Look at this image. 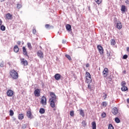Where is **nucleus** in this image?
<instances>
[{"mask_svg":"<svg viewBox=\"0 0 129 129\" xmlns=\"http://www.w3.org/2000/svg\"><path fill=\"white\" fill-rule=\"evenodd\" d=\"M51 98L49 100L50 105L52 108H55L57 105V97L54 93L50 92L49 93Z\"/></svg>","mask_w":129,"mask_h":129,"instance_id":"nucleus-1","label":"nucleus"},{"mask_svg":"<svg viewBox=\"0 0 129 129\" xmlns=\"http://www.w3.org/2000/svg\"><path fill=\"white\" fill-rule=\"evenodd\" d=\"M9 74L11 78L16 80L19 78V74L17 72V71L15 70H12L9 72Z\"/></svg>","mask_w":129,"mask_h":129,"instance_id":"nucleus-2","label":"nucleus"},{"mask_svg":"<svg viewBox=\"0 0 129 129\" xmlns=\"http://www.w3.org/2000/svg\"><path fill=\"white\" fill-rule=\"evenodd\" d=\"M92 80L91 79V75L88 72H86V83H91Z\"/></svg>","mask_w":129,"mask_h":129,"instance_id":"nucleus-3","label":"nucleus"},{"mask_svg":"<svg viewBox=\"0 0 129 129\" xmlns=\"http://www.w3.org/2000/svg\"><path fill=\"white\" fill-rule=\"evenodd\" d=\"M40 103H41V104H42V105H47V98H46V97L43 96L41 97Z\"/></svg>","mask_w":129,"mask_h":129,"instance_id":"nucleus-4","label":"nucleus"},{"mask_svg":"<svg viewBox=\"0 0 129 129\" xmlns=\"http://www.w3.org/2000/svg\"><path fill=\"white\" fill-rule=\"evenodd\" d=\"M102 74L103 77H104L105 78H106V77H107V76H108V69L105 68L102 72Z\"/></svg>","mask_w":129,"mask_h":129,"instance_id":"nucleus-5","label":"nucleus"},{"mask_svg":"<svg viewBox=\"0 0 129 129\" xmlns=\"http://www.w3.org/2000/svg\"><path fill=\"white\" fill-rule=\"evenodd\" d=\"M34 94L36 97H39L41 95V90L39 89H36L34 92Z\"/></svg>","mask_w":129,"mask_h":129,"instance_id":"nucleus-6","label":"nucleus"},{"mask_svg":"<svg viewBox=\"0 0 129 129\" xmlns=\"http://www.w3.org/2000/svg\"><path fill=\"white\" fill-rule=\"evenodd\" d=\"M37 55L40 59H43L44 58V53L41 50L37 51Z\"/></svg>","mask_w":129,"mask_h":129,"instance_id":"nucleus-7","label":"nucleus"},{"mask_svg":"<svg viewBox=\"0 0 129 129\" xmlns=\"http://www.w3.org/2000/svg\"><path fill=\"white\" fill-rule=\"evenodd\" d=\"M7 96L9 97H12L14 95V91L12 90H8L7 92Z\"/></svg>","mask_w":129,"mask_h":129,"instance_id":"nucleus-8","label":"nucleus"},{"mask_svg":"<svg viewBox=\"0 0 129 129\" xmlns=\"http://www.w3.org/2000/svg\"><path fill=\"white\" fill-rule=\"evenodd\" d=\"M97 49L100 53V54H101V55H102V54H103V47H102V46H101V45H98L97 46Z\"/></svg>","mask_w":129,"mask_h":129,"instance_id":"nucleus-9","label":"nucleus"},{"mask_svg":"<svg viewBox=\"0 0 129 129\" xmlns=\"http://www.w3.org/2000/svg\"><path fill=\"white\" fill-rule=\"evenodd\" d=\"M21 63L22 64V65H24V66H27L28 65V61L27 60H25V58H21Z\"/></svg>","mask_w":129,"mask_h":129,"instance_id":"nucleus-10","label":"nucleus"},{"mask_svg":"<svg viewBox=\"0 0 129 129\" xmlns=\"http://www.w3.org/2000/svg\"><path fill=\"white\" fill-rule=\"evenodd\" d=\"M116 28L118 30H121L122 28V24H121V22L120 21H118L116 24Z\"/></svg>","mask_w":129,"mask_h":129,"instance_id":"nucleus-11","label":"nucleus"},{"mask_svg":"<svg viewBox=\"0 0 129 129\" xmlns=\"http://www.w3.org/2000/svg\"><path fill=\"white\" fill-rule=\"evenodd\" d=\"M126 11H127V8H126V7H125V6L122 5L121 8V11L122 12V13L123 14Z\"/></svg>","mask_w":129,"mask_h":129,"instance_id":"nucleus-12","label":"nucleus"},{"mask_svg":"<svg viewBox=\"0 0 129 129\" xmlns=\"http://www.w3.org/2000/svg\"><path fill=\"white\" fill-rule=\"evenodd\" d=\"M6 17L8 20H12L13 19V15L10 13H8L6 15Z\"/></svg>","mask_w":129,"mask_h":129,"instance_id":"nucleus-13","label":"nucleus"},{"mask_svg":"<svg viewBox=\"0 0 129 129\" xmlns=\"http://www.w3.org/2000/svg\"><path fill=\"white\" fill-rule=\"evenodd\" d=\"M23 54L24 56H28V52H27V49L25 46H23Z\"/></svg>","mask_w":129,"mask_h":129,"instance_id":"nucleus-14","label":"nucleus"},{"mask_svg":"<svg viewBox=\"0 0 129 129\" xmlns=\"http://www.w3.org/2000/svg\"><path fill=\"white\" fill-rule=\"evenodd\" d=\"M54 78L55 80H60V79L61 78V75L60 74H56L54 76Z\"/></svg>","mask_w":129,"mask_h":129,"instance_id":"nucleus-15","label":"nucleus"},{"mask_svg":"<svg viewBox=\"0 0 129 129\" xmlns=\"http://www.w3.org/2000/svg\"><path fill=\"white\" fill-rule=\"evenodd\" d=\"M112 112L114 114V115H115L118 113V110H117V108L115 107L112 109Z\"/></svg>","mask_w":129,"mask_h":129,"instance_id":"nucleus-16","label":"nucleus"},{"mask_svg":"<svg viewBox=\"0 0 129 129\" xmlns=\"http://www.w3.org/2000/svg\"><path fill=\"white\" fill-rule=\"evenodd\" d=\"M14 51L15 52V53H18L19 51H20V48H19L18 45H16L14 46Z\"/></svg>","mask_w":129,"mask_h":129,"instance_id":"nucleus-17","label":"nucleus"},{"mask_svg":"<svg viewBox=\"0 0 129 129\" xmlns=\"http://www.w3.org/2000/svg\"><path fill=\"white\" fill-rule=\"evenodd\" d=\"M27 116L28 118H32V112L31 110L27 111Z\"/></svg>","mask_w":129,"mask_h":129,"instance_id":"nucleus-18","label":"nucleus"},{"mask_svg":"<svg viewBox=\"0 0 129 129\" xmlns=\"http://www.w3.org/2000/svg\"><path fill=\"white\" fill-rule=\"evenodd\" d=\"M80 111V114L81 115V116L84 117L85 116V113H84V110H82V109H80L79 110Z\"/></svg>","mask_w":129,"mask_h":129,"instance_id":"nucleus-19","label":"nucleus"},{"mask_svg":"<svg viewBox=\"0 0 129 129\" xmlns=\"http://www.w3.org/2000/svg\"><path fill=\"white\" fill-rule=\"evenodd\" d=\"M66 28L67 30H68L69 32H71V31H72V29H71V25L70 24H67L66 26Z\"/></svg>","mask_w":129,"mask_h":129,"instance_id":"nucleus-20","label":"nucleus"},{"mask_svg":"<svg viewBox=\"0 0 129 129\" xmlns=\"http://www.w3.org/2000/svg\"><path fill=\"white\" fill-rule=\"evenodd\" d=\"M92 129H96V122L95 121L92 122Z\"/></svg>","mask_w":129,"mask_h":129,"instance_id":"nucleus-21","label":"nucleus"},{"mask_svg":"<svg viewBox=\"0 0 129 129\" xmlns=\"http://www.w3.org/2000/svg\"><path fill=\"white\" fill-rule=\"evenodd\" d=\"M121 90L122 91H126L128 90V89H127V87L126 86L122 87Z\"/></svg>","mask_w":129,"mask_h":129,"instance_id":"nucleus-22","label":"nucleus"},{"mask_svg":"<svg viewBox=\"0 0 129 129\" xmlns=\"http://www.w3.org/2000/svg\"><path fill=\"white\" fill-rule=\"evenodd\" d=\"M39 112L41 113V114L45 113V109L41 108L39 110Z\"/></svg>","mask_w":129,"mask_h":129,"instance_id":"nucleus-23","label":"nucleus"},{"mask_svg":"<svg viewBox=\"0 0 129 129\" xmlns=\"http://www.w3.org/2000/svg\"><path fill=\"white\" fill-rule=\"evenodd\" d=\"M18 118L19 119H23L24 118V114H23L22 113L19 114L18 116Z\"/></svg>","mask_w":129,"mask_h":129,"instance_id":"nucleus-24","label":"nucleus"},{"mask_svg":"<svg viewBox=\"0 0 129 129\" xmlns=\"http://www.w3.org/2000/svg\"><path fill=\"white\" fill-rule=\"evenodd\" d=\"M110 42H111V45H112L113 46H114V45H115L116 44L115 40L114 39H111Z\"/></svg>","mask_w":129,"mask_h":129,"instance_id":"nucleus-25","label":"nucleus"},{"mask_svg":"<svg viewBox=\"0 0 129 129\" xmlns=\"http://www.w3.org/2000/svg\"><path fill=\"white\" fill-rule=\"evenodd\" d=\"M95 2L97 4V5H100L102 3V0H95Z\"/></svg>","mask_w":129,"mask_h":129,"instance_id":"nucleus-26","label":"nucleus"},{"mask_svg":"<svg viewBox=\"0 0 129 129\" xmlns=\"http://www.w3.org/2000/svg\"><path fill=\"white\" fill-rule=\"evenodd\" d=\"M115 121L117 123H119L120 122V120L118 117L115 118Z\"/></svg>","mask_w":129,"mask_h":129,"instance_id":"nucleus-27","label":"nucleus"},{"mask_svg":"<svg viewBox=\"0 0 129 129\" xmlns=\"http://www.w3.org/2000/svg\"><path fill=\"white\" fill-rule=\"evenodd\" d=\"M27 46H28V48H29V49H30V50H32L33 47H32V45L30 43H28Z\"/></svg>","mask_w":129,"mask_h":129,"instance_id":"nucleus-28","label":"nucleus"},{"mask_svg":"<svg viewBox=\"0 0 129 129\" xmlns=\"http://www.w3.org/2000/svg\"><path fill=\"white\" fill-rule=\"evenodd\" d=\"M126 85V83L125 81H123L121 83V86L122 87L125 86Z\"/></svg>","mask_w":129,"mask_h":129,"instance_id":"nucleus-29","label":"nucleus"},{"mask_svg":"<svg viewBox=\"0 0 129 129\" xmlns=\"http://www.w3.org/2000/svg\"><path fill=\"white\" fill-rule=\"evenodd\" d=\"M1 29L2 31H6V27L4 25H2L1 27Z\"/></svg>","mask_w":129,"mask_h":129,"instance_id":"nucleus-30","label":"nucleus"},{"mask_svg":"<svg viewBox=\"0 0 129 129\" xmlns=\"http://www.w3.org/2000/svg\"><path fill=\"white\" fill-rule=\"evenodd\" d=\"M66 57L68 58L69 60H71L72 59L71 58V56L69 54H66Z\"/></svg>","mask_w":129,"mask_h":129,"instance_id":"nucleus-31","label":"nucleus"},{"mask_svg":"<svg viewBox=\"0 0 129 129\" xmlns=\"http://www.w3.org/2000/svg\"><path fill=\"white\" fill-rule=\"evenodd\" d=\"M102 105L103 106H105V107H106V106H107V102H103L102 103Z\"/></svg>","mask_w":129,"mask_h":129,"instance_id":"nucleus-32","label":"nucleus"},{"mask_svg":"<svg viewBox=\"0 0 129 129\" xmlns=\"http://www.w3.org/2000/svg\"><path fill=\"white\" fill-rule=\"evenodd\" d=\"M14 111H13V110H10V115L11 116H13V115H14Z\"/></svg>","mask_w":129,"mask_h":129,"instance_id":"nucleus-33","label":"nucleus"},{"mask_svg":"<svg viewBox=\"0 0 129 129\" xmlns=\"http://www.w3.org/2000/svg\"><path fill=\"white\" fill-rule=\"evenodd\" d=\"M103 97L104 98V100H105V99H106V97H107V94H106L105 93H103Z\"/></svg>","mask_w":129,"mask_h":129,"instance_id":"nucleus-34","label":"nucleus"},{"mask_svg":"<svg viewBox=\"0 0 129 129\" xmlns=\"http://www.w3.org/2000/svg\"><path fill=\"white\" fill-rule=\"evenodd\" d=\"M82 124L84 126H85L86 125V124H87V123L86 122V121L85 120H83L82 121Z\"/></svg>","mask_w":129,"mask_h":129,"instance_id":"nucleus-35","label":"nucleus"},{"mask_svg":"<svg viewBox=\"0 0 129 129\" xmlns=\"http://www.w3.org/2000/svg\"><path fill=\"white\" fill-rule=\"evenodd\" d=\"M32 33L33 34H34V35H36V34H37V30H36V29H33Z\"/></svg>","mask_w":129,"mask_h":129,"instance_id":"nucleus-36","label":"nucleus"},{"mask_svg":"<svg viewBox=\"0 0 129 129\" xmlns=\"http://www.w3.org/2000/svg\"><path fill=\"white\" fill-rule=\"evenodd\" d=\"M108 129H114L113 126H112V124H109Z\"/></svg>","mask_w":129,"mask_h":129,"instance_id":"nucleus-37","label":"nucleus"},{"mask_svg":"<svg viewBox=\"0 0 129 129\" xmlns=\"http://www.w3.org/2000/svg\"><path fill=\"white\" fill-rule=\"evenodd\" d=\"M128 57V56L127 55L124 54V55L123 56V57H122V59H127Z\"/></svg>","mask_w":129,"mask_h":129,"instance_id":"nucleus-38","label":"nucleus"},{"mask_svg":"<svg viewBox=\"0 0 129 129\" xmlns=\"http://www.w3.org/2000/svg\"><path fill=\"white\" fill-rule=\"evenodd\" d=\"M70 115L71 116H74V111H70Z\"/></svg>","mask_w":129,"mask_h":129,"instance_id":"nucleus-39","label":"nucleus"},{"mask_svg":"<svg viewBox=\"0 0 129 129\" xmlns=\"http://www.w3.org/2000/svg\"><path fill=\"white\" fill-rule=\"evenodd\" d=\"M17 8L18 9H21V8H22V5L21 4H17Z\"/></svg>","mask_w":129,"mask_h":129,"instance_id":"nucleus-40","label":"nucleus"},{"mask_svg":"<svg viewBox=\"0 0 129 129\" xmlns=\"http://www.w3.org/2000/svg\"><path fill=\"white\" fill-rule=\"evenodd\" d=\"M88 87L89 89H90V90H91V88H92V87H91L90 83H88Z\"/></svg>","mask_w":129,"mask_h":129,"instance_id":"nucleus-41","label":"nucleus"},{"mask_svg":"<svg viewBox=\"0 0 129 129\" xmlns=\"http://www.w3.org/2000/svg\"><path fill=\"white\" fill-rule=\"evenodd\" d=\"M22 42H21V41H18L17 42V45H18V46H21V44Z\"/></svg>","mask_w":129,"mask_h":129,"instance_id":"nucleus-42","label":"nucleus"},{"mask_svg":"<svg viewBox=\"0 0 129 129\" xmlns=\"http://www.w3.org/2000/svg\"><path fill=\"white\" fill-rule=\"evenodd\" d=\"M101 115L102 117H105L106 116V114L105 113H103Z\"/></svg>","mask_w":129,"mask_h":129,"instance_id":"nucleus-43","label":"nucleus"},{"mask_svg":"<svg viewBox=\"0 0 129 129\" xmlns=\"http://www.w3.org/2000/svg\"><path fill=\"white\" fill-rule=\"evenodd\" d=\"M45 28L46 29H48V28H50V25L49 24H46L45 26Z\"/></svg>","mask_w":129,"mask_h":129,"instance_id":"nucleus-44","label":"nucleus"},{"mask_svg":"<svg viewBox=\"0 0 129 129\" xmlns=\"http://www.w3.org/2000/svg\"><path fill=\"white\" fill-rule=\"evenodd\" d=\"M108 57L109 59H111V54H110V53H108Z\"/></svg>","mask_w":129,"mask_h":129,"instance_id":"nucleus-45","label":"nucleus"},{"mask_svg":"<svg viewBox=\"0 0 129 129\" xmlns=\"http://www.w3.org/2000/svg\"><path fill=\"white\" fill-rule=\"evenodd\" d=\"M89 66H90V65L89 64V63H87V64H86V67L87 68H88V67H89Z\"/></svg>","mask_w":129,"mask_h":129,"instance_id":"nucleus-46","label":"nucleus"},{"mask_svg":"<svg viewBox=\"0 0 129 129\" xmlns=\"http://www.w3.org/2000/svg\"><path fill=\"white\" fill-rule=\"evenodd\" d=\"M2 24H3V21L0 18V26H2Z\"/></svg>","mask_w":129,"mask_h":129,"instance_id":"nucleus-47","label":"nucleus"},{"mask_svg":"<svg viewBox=\"0 0 129 129\" xmlns=\"http://www.w3.org/2000/svg\"><path fill=\"white\" fill-rule=\"evenodd\" d=\"M62 44H66V41L63 40H62Z\"/></svg>","mask_w":129,"mask_h":129,"instance_id":"nucleus-48","label":"nucleus"},{"mask_svg":"<svg viewBox=\"0 0 129 129\" xmlns=\"http://www.w3.org/2000/svg\"><path fill=\"white\" fill-rule=\"evenodd\" d=\"M126 51H127V52H129V47H126Z\"/></svg>","mask_w":129,"mask_h":129,"instance_id":"nucleus-49","label":"nucleus"},{"mask_svg":"<svg viewBox=\"0 0 129 129\" xmlns=\"http://www.w3.org/2000/svg\"><path fill=\"white\" fill-rule=\"evenodd\" d=\"M128 3H129L128 0H126L125 3H126V4H128Z\"/></svg>","mask_w":129,"mask_h":129,"instance_id":"nucleus-50","label":"nucleus"},{"mask_svg":"<svg viewBox=\"0 0 129 129\" xmlns=\"http://www.w3.org/2000/svg\"><path fill=\"white\" fill-rule=\"evenodd\" d=\"M0 66H1V67H4V64L1 63L0 64Z\"/></svg>","mask_w":129,"mask_h":129,"instance_id":"nucleus-51","label":"nucleus"},{"mask_svg":"<svg viewBox=\"0 0 129 129\" xmlns=\"http://www.w3.org/2000/svg\"><path fill=\"white\" fill-rule=\"evenodd\" d=\"M126 101L127 103H129V98L127 99Z\"/></svg>","mask_w":129,"mask_h":129,"instance_id":"nucleus-52","label":"nucleus"},{"mask_svg":"<svg viewBox=\"0 0 129 129\" xmlns=\"http://www.w3.org/2000/svg\"><path fill=\"white\" fill-rule=\"evenodd\" d=\"M123 74H125V73H126V71H123Z\"/></svg>","mask_w":129,"mask_h":129,"instance_id":"nucleus-53","label":"nucleus"},{"mask_svg":"<svg viewBox=\"0 0 129 129\" xmlns=\"http://www.w3.org/2000/svg\"><path fill=\"white\" fill-rule=\"evenodd\" d=\"M6 0H1V3H3V2H5Z\"/></svg>","mask_w":129,"mask_h":129,"instance_id":"nucleus-54","label":"nucleus"},{"mask_svg":"<svg viewBox=\"0 0 129 129\" xmlns=\"http://www.w3.org/2000/svg\"><path fill=\"white\" fill-rule=\"evenodd\" d=\"M22 128H26V127H24V125L22 127Z\"/></svg>","mask_w":129,"mask_h":129,"instance_id":"nucleus-55","label":"nucleus"},{"mask_svg":"<svg viewBox=\"0 0 129 129\" xmlns=\"http://www.w3.org/2000/svg\"><path fill=\"white\" fill-rule=\"evenodd\" d=\"M53 110H54V111L56 110V108H54Z\"/></svg>","mask_w":129,"mask_h":129,"instance_id":"nucleus-56","label":"nucleus"}]
</instances>
